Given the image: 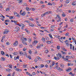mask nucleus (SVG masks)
<instances>
[{
  "instance_id": "f257e3e1",
  "label": "nucleus",
  "mask_w": 76,
  "mask_h": 76,
  "mask_svg": "<svg viewBox=\"0 0 76 76\" xmlns=\"http://www.w3.org/2000/svg\"><path fill=\"white\" fill-rule=\"evenodd\" d=\"M14 31L15 32H17L18 31H19V27L17 26L15 27Z\"/></svg>"
},
{
  "instance_id": "f03ea898",
  "label": "nucleus",
  "mask_w": 76,
  "mask_h": 76,
  "mask_svg": "<svg viewBox=\"0 0 76 76\" xmlns=\"http://www.w3.org/2000/svg\"><path fill=\"white\" fill-rule=\"evenodd\" d=\"M21 41H22V42L24 45H27L26 43L24 41V37L22 38L21 39Z\"/></svg>"
},
{
  "instance_id": "7ed1b4c3",
  "label": "nucleus",
  "mask_w": 76,
  "mask_h": 76,
  "mask_svg": "<svg viewBox=\"0 0 76 76\" xmlns=\"http://www.w3.org/2000/svg\"><path fill=\"white\" fill-rule=\"evenodd\" d=\"M9 32V30L8 29H6L4 31V34H7V32Z\"/></svg>"
},
{
  "instance_id": "20e7f679",
  "label": "nucleus",
  "mask_w": 76,
  "mask_h": 76,
  "mask_svg": "<svg viewBox=\"0 0 76 76\" xmlns=\"http://www.w3.org/2000/svg\"><path fill=\"white\" fill-rule=\"evenodd\" d=\"M37 42L38 41H37L35 40L33 42V45H36L37 44Z\"/></svg>"
},
{
  "instance_id": "39448f33",
  "label": "nucleus",
  "mask_w": 76,
  "mask_h": 76,
  "mask_svg": "<svg viewBox=\"0 0 76 76\" xmlns=\"http://www.w3.org/2000/svg\"><path fill=\"white\" fill-rule=\"evenodd\" d=\"M18 44V41H15V42L14 43L13 45L14 46H16Z\"/></svg>"
},
{
  "instance_id": "423d86ee",
  "label": "nucleus",
  "mask_w": 76,
  "mask_h": 76,
  "mask_svg": "<svg viewBox=\"0 0 76 76\" xmlns=\"http://www.w3.org/2000/svg\"><path fill=\"white\" fill-rule=\"evenodd\" d=\"M56 18H58V19H59V21L60 22L61 21V18H60V17L59 15H58L56 17Z\"/></svg>"
},
{
  "instance_id": "0eeeda50",
  "label": "nucleus",
  "mask_w": 76,
  "mask_h": 76,
  "mask_svg": "<svg viewBox=\"0 0 76 76\" xmlns=\"http://www.w3.org/2000/svg\"><path fill=\"white\" fill-rule=\"evenodd\" d=\"M42 40L43 42L45 43V38L42 37Z\"/></svg>"
},
{
  "instance_id": "6e6552de",
  "label": "nucleus",
  "mask_w": 76,
  "mask_h": 76,
  "mask_svg": "<svg viewBox=\"0 0 76 76\" xmlns=\"http://www.w3.org/2000/svg\"><path fill=\"white\" fill-rule=\"evenodd\" d=\"M15 70H16V71H17L18 72H21V71H22L21 69H19L18 68L16 69Z\"/></svg>"
},
{
  "instance_id": "1a4fd4ad",
  "label": "nucleus",
  "mask_w": 76,
  "mask_h": 76,
  "mask_svg": "<svg viewBox=\"0 0 76 76\" xmlns=\"http://www.w3.org/2000/svg\"><path fill=\"white\" fill-rule=\"evenodd\" d=\"M72 68H71L69 67L68 69L66 70V72H70L71 70H72Z\"/></svg>"
},
{
  "instance_id": "9d476101",
  "label": "nucleus",
  "mask_w": 76,
  "mask_h": 76,
  "mask_svg": "<svg viewBox=\"0 0 76 76\" xmlns=\"http://www.w3.org/2000/svg\"><path fill=\"white\" fill-rule=\"evenodd\" d=\"M51 13V11H48L47 12H45L44 13V15H47L48 14V13Z\"/></svg>"
},
{
  "instance_id": "9b49d317",
  "label": "nucleus",
  "mask_w": 76,
  "mask_h": 76,
  "mask_svg": "<svg viewBox=\"0 0 76 76\" xmlns=\"http://www.w3.org/2000/svg\"><path fill=\"white\" fill-rule=\"evenodd\" d=\"M72 6H76V1H75L74 2H73L72 3Z\"/></svg>"
},
{
  "instance_id": "f8f14e48",
  "label": "nucleus",
  "mask_w": 76,
  "mask_h": 76,
  "mask_svg": "<svg viewBox=\"0 0 76 76\" xmlns=\"http://www.w3.org/2000/svg\"><path fill=\"white\" fill-rule=\"evenodd\" d=\"M10 19V20H12V19H14L15 17L14 16H10L9 17Z\"/></svg>"
},
{
  "instance_id": "ddd939ff",
  "label": "nucleus",
  "mask_w": 76,
  "mask_h": 76,
  "mask_svg": "<svg viewBox=\"0 0 76 76\" xmlns=\"http://www.w3.org/2000/svg\"><path fill=\"white\" fill-rule=\"evenodd\" d=\"M26 10H27V11H30V10L32 9V8L29 9L28 7H27L26 8Z\"/></svg>"
},
{
  "instance_id": "4468645a",
  "label": "nucleus",
  "mask_w": 76,
  "mask_h": 76,
  "mask_svg": "<svg viewBox=\"0 0 76 76\" xmlns=\"http://www.w3.org/2000/svg\"><path fill=\"white\" fill-rule=\"evenodd\" d=\"M1 53L2 56H4L5 55V53H4V52L3 51H1Z\"/></svg>"
},
{
  "instance_id": "2eb2a0df",
  "label": "nucleus",
  "mask_w": 76,
  "mask_h": 76,
  "mask_svg": "<svg viewBox=\"0 0 76 76\" xmlns=\"http://www.w3.org/2000/svg\"><path fill=\"white\" fill-rule=\"evenodd\" d=\"M63 38V37H61L60 38H58V39H59L60 41L61 42V43H63V41H61V39Z\"/></svg>"
},
{
  "instance_id": "dca6fc26",
  "label": "nucleus",
  "mask_w": 76,
  "mask_h": 76,
  "mask_svg": "<svg viewBox=\"0 0 76 76\" xmlns=\"http://www.w3.org/2000/svg\"><path fill=\"white\" fill-rule=\"evenodd\" d=\"M29 26H32V27L34 26V25L32 23H30L29 24Z\"/></svg>"
},
{
  "instance_id": "f3484780",
  "label": "nucleus",
  "mask_w": 76,
  "mask_h": 76,
  "mask_svg": "<svg viewBox=\"0 0 76 76\" xmlns=\"http://www.w3.org/2000/svg\"><path fill=\"white\" fill-rule=\"evenodd\" d=\"M6 71H7V72H11L12 71V69H6Z\"/></svg>"
},
{
  "instance_id": "a211bd4d",
  "label": "nucleus",
  "mask_w": 76,
  "mask_h": 76,
  "mask_svg": "<svg viewBox=\"0 0 76 76\" xmlns=\"http://www.w3.org/2000/svg\"><path fill=\"white\" fill-rule=\"evenodd\" d=\"M26 14V13L25 11H23V13L21 14V15H22V16H25Z\"/></svg>"
},
{
  "instance_id": "6ab92c4d",
  "label": "nucleus",
  "mask_w": 76,
  "mask_h": 76,
  "mask_svg": "<svg viewBox=\"0 0 76 76\" xmlns=\"http://www.w3.org/2000/svg\"><path fill=\"white\" fill-rule=\"evenodd\" d=\"M1 61H4L5 60H6V59H5V58L3 57H1Z\"/></svg>"
},
{
  "instance_id": "aec40b11",
  "label": "nucleus",
  "mask_w": 76,
  "mask_h": 76,
  "mask_svg": "<svg viewBox=\"0 0 76 76\" xmlns=\"http://www.w3.org/2000/svg\"><path fill=\"white\" fill-rule=\"evenodd\" d=\"M26 57H27V58H29L30 60L31 59V56H26Z\"/></svg>"
},
{
  "instance_id": "412c9836",
  "label": "nucleus",
  "mask_w": 76,
  "mask_h": 76,
  "mask_svg": "<svg viewBox=\"0 0 76 76\" xmlns=\"http://www.w3.org/2000/svg\"><path fill=\"white\" fill-rule=\"evenodd\" d=\"M49 36L51 39H53V36H52L51 34H49Z\"/></svg>"
},
{
  "instance_id": "4be33fe9",
  "label": "nucleus",
  "mask_w": 76,
  "mask_h": 76,
  "mask_svg": "<svg viewBox=\"0 0 76 76\" xmlns=\"http://www.w3.org/2000/svg\"><path fill=\"white\" fill-rule=\"evenodd\" d=\"M25 31L26 32H27V33H28V34H29L30 32L28 30H27V29H25Z\"/></svg>"
},
{
  "instance_id": "5701e85b",
  "label": "nucleus",
  "mask_w": 76,
  "mask_h": 76,
  "mask_svg": "<svg viewBox=\"0 0 76 76\" xmlns=\"http://www.w3.org/2000/svg\"><path fill=\"white\" fill-rule=\"evenodd\" d=\"M41 48V46H40V45H38L37 47H36V48H37V49H38Z\"/></svg>"
},
{
  "instance_id": "b1692460",
  "label": "nucleus",
  "mask_w": 76,
  "mask_h": 76,
  "mask_svg": "<svg viewBox=\"0 0 76 76\" xmlns=\"http://www.w3.org/2000/svg\"><path fill=\"white\" fill-rule=\"evenodd\" d=\"M61 55V53H59L56 56L57 57H58L60 56V55Z\"/></svg>"
},
{
  "instance_id": "393cba45",
  "label": "nucleus",
  "mask_w": 76,
  "mask_h": 76,
  "mask_svg": "<svg viewBox=\"0 0 76 76\" xmlns=\"http://www.w3.org/2000/svg\"><path fill=\"white\" fill-rule=\"evenodd\" d=\"M46 43L48 44H51V41H47L46 42Z\"/></svg>"
},
{
  "instance_id": "a878e982",
  "label": "nucleus",
  "mask_w": 76,
  "mask_h": 76,
  "mask_svg": "<svg viewBox=\"0 0 76 76\" xmlns=\"http://www.w3.org/2000/svg\"><path fill=\"white\" fill-rule=\"evenodd\" d=\"M0 17H1V18H5V17L3 16V15H0Z\"/></svg>"
},
{
  "instance_id": "bb28decb",
  "label": "nucleus",
  "mask_w": 76,
  "mask_h": 76,
  "mask_svg": "<svg viewBox=\"0 0 76 76\" xmlns=\"http://www.w3.org/2000/svg\"><path fill=\"white\" fill-rule=\"evenodd\" d=\"M69 2H70V1H69V0H66V3L68 4V3H69Z\"/></svg>"
},
{
  "instance_id": "cd10ccee",
  "label": "nucleus",
  "mask_w": 76,
  "mask_h": 76,
  "mask_svg": "<svg viewBox=\"0 0 76 76\" xmlns=\"http://www.w3.org/2000/svg\"><path fill=\"white\" fill-rule=\"evenodd\" d=\"M54 58H55V60H59L60 58H56V57H54Z\"/></svg>"
},
{
  "instance_id": "c85d7f7f",
  "label": "nucleus",
  "mask_w": 76,
  "mask_h": 76,
  "mask_svg": "<svg viewBox=\"0 0 76 76\" xmlns=\"http://www.w3.org/2000/svg\"><path fill=\"white\" fill-rule=\"evenodd\" d=\"M23 54L24 55H25V56H26H26H27V53H26V52H25L24 53H23Z\"/></svg>"
},
{
  "instance_id": "c756f323",
  "label": "nucleus",
  "mask_w": 76,
  "mask_h": 76,
  "mask_svg": "<svg viewBox=\"0 0 76 76\" xmlns=\"http://www.w3.org/2000/svg\"><path fill=\"white\" fill-rule=\"evenodd\" d=\"M29 20L31 21H33L34 20V19H32V18H29Z\"/></svg>"
},
{
  "instance_id": "7c9ffc66",
  "label": "nucleus",
  "mask_w": 76,
  "mask_h": 76,
  "mask_svg": "<svg viewBox=\"0 0 76 76\" xmlns=\"http://www.w3.org/2000/svg\"><path fill=\"white\" fill-rule=\"evenodd\" d=\"M52 64H51V66H52V67H53V66H54V65L55 64V63H54V62H52Z\"/></svg>"
},
{
  "instance_id": "2f4dec72",
  "label": "nucleus",
  "mask_w": 76,
  "mask_h": 76,
  "mask_svg": "<svg viewBox=\"0 0 76 76\" xmlns=\"http://www.w3.org/2000/svg\"><path fill=\"white\" fill-rule=\"evenodd\" d=\"M10 22V20L9 19L5 20V22Z\"/></svg>"
},
{
  "instance_id": "473e14b6",
  "label": "nucleus",
  "mask_w": 76,
  "mask_h": 76,
  "mask_svg": "<svg viewBox=\"0 0 76 76\" xmlns=\"http://www.w3.org/2000/svg\"><path fill=\"white\" fill-rule=\"evenodd\" d=\"M61 67H62V68H63V67H64V65H63V64H61Z\"/></svg>"
},
{
  "instance_id": "72a5a7b5",
  "label": "nucleus",
  "mask_w": 76,
  "mask_h": 76,
  "mask_svg": "<svg viewBox=\"0 0 76 76\" xmlns=\"http://www.w3.org/2000/svg\"><path fill=\"white\" fill-rule=\"evenodd\" d=\"M57 48L58 50H59L60 49V46L58 45L57 46Z\"/></svg>"
},
{
  "instance_id": "f704fd0d",
  "label": "nucleus",
  "mask_w": 76,
  "mask_h": 76,
  "mask_svg": "<svg viewBox=\"0 0 76 76\" xmlns=\"http://www.w3.org/2000/svg\"><path fill=\"white\" fill-rule=\"evenodd\" d=\"M25 22H26V23H30V21L29 20H25L24 21Z\"/></svg>"
},
{
  "instance_id": "c9c22d12",
  "label": "nucleus",
  "mask_w": 76,
  "mask_h": 76,
  "mask_svg": "<svg viewBox=\"0 0 76 76\" xmlns=\"http://www.w3.org/2000/svg\"><path fill=\"white\" fill-rule=\"evenodd\" d=\"M61 52L62 53V54H66V53L63 52V51H61Z\"/></svg>"
},
{
  "instance_id": "e433bc0d",
  "label": "nucleus",
  "mask_w": 76,
  "mask_h": 76,
  "mask_svg": "<svg viewBox=\"0 0 76 76\" xmlns=\"http://www.w3.org/2000/svg\"><path fill=\"white\" fill-rule=\"evenodd\" d=\"M9 10H10L9 8H7L6 9V10L7 12L8 11H9Z\"/></svg>"
},
{
  "instance_id": "4c0bfd02",
  "label": "nucleus",
  "mask_w": 76,
  "mask_h": 76,
  "mask_svg": "<svg viewBox=\"0 0 76 76\" xmlns=\"http://www.w3.org/2000/svg\"><path fill=\"white\" fill-rule=\"evenodd\" d=\"M51 62V61L50 60H49V61H47V63H50Z\"/></svg>"
},
{
  "instance_id": "58836bf2",
  "label": "nucleus",
  "mask_w": 76,
  "mask_h": 76,
  "mask_svg": "<svg viewBox=\"0 0 76 76\" xmlns=\"http://www.w3.org/2000/svg\"><path fill=\"white\" fill-rule=\"evenodd\" d=\"M73 21H74V20L73 19H71L70 20V22H73Z\"/></svg>"
},
{
  "instance_id": "ea45409f",
  "label": "nucleus",
  "mask_w": 76,
  "mask_h": 76,
  "mask_svg": "<svg viewBox=\"0 0 76 76\" xmlns=\"http://www.w3.org/2000/svg\"><path fill=\"white\" fill-rule=\"evenodd\" d=\"M21 26H22V29H23V27H24L25 26V25H24V24H21Z\"/></svg>"
},
{
  "instance_id": "a19ab883",
  "label": "nucleus",
  "mask_w": 76,
  "mask_h": 76,
  "mask_svg": "<svg viewBox=\"0 0 76 76\" xmlns=\"http://www.w3.org/2000/svg\"><path fill=\"white\" fill-rule=\"evenodd\" d=\"M9 67H10V68L12 69V66L11 64L9 65Z\"/></svg>"
},
{
  "instance_id": "79ce46f5",
  "label": "nucleus",
  "mask_w": 76,
  "mask_h": 76,
  "mask_svg": "<svg viewBox=\"0 0 76 76\" xmlns=\"http://www.w3.org/2000/svg\"><path fill=\"white\" fill-rule=\"evenodd\" d=\"M26 66H27V65H23V68H26Z\"/></svg>"
},
{
  "instance_id": "37998d69",
  "label": "nucleus",
  "mask_w": 76,
  "mask_h": 76,
  "mask_svg": "<svg viewBox=\"0 0 76 76\" xmlns=\"http://www.w3.org/2000/svg\"><path fill=\"white\" fill-rule=\"evenodd\" d=\"M70 49L72 50V45L71 44H70Z\"/></svg>"
},
{
  "instance_id": "c03bdc74",
  "label": "nucleus",
  "mask_w": 76,
  "mask_h": 76,
  "mask_svg": "<svg viewBox=\"0 0 76 76\" xmlns=\"http://www.w3.org/2000/svg\"><path fill=\"white\" fill-rule=\"evenodd\" d=\"M40 67H41V68H43V67H44V65L43 64H42L40 65Z\"/></svg>"
},
{
  "instance_id": "a18cd8bd",
  "label": "nucleus",
  "mask_w": 76,
  "mask_h": 76,
  "mask_svg": "<svg viewBox=\"0 0 76 76\" xmlns=\"http://www.w3.org/2000/svg\"><path fill=\"white\" fill-rule=\"evenodd\" d=\"M69 35V34L68 33H66V34H65V36H68Z\"/></svg>"
},
{
  "instance_id": "49530a36",
  "label": "nucleus",
  "mask_w": 76,
  "mask_h": 76,
  "mask_svg": "<svg viewBox=\"0 0 76 76\" xmlns=\"http://www.w3.org/2000/svg\"><path fill=\"white\" fill-rule=\"evenodd\" d=\"M37 61H38V60L36 58H35L34 60L35 62V63H37Z\"/></svg>"
},
{
  "instance_id": "de8ad7c7",
  "label": "nucleus",
  "mask_w": 76,
  "mask_h": 76,
  "mask_svg": "<svg viewBox=\"0 0 76 76\" xmlns=\"http://www.w3.org/2000/svg\"><path fill=\"white\" fill-rule=\"evenodd\" d=\"M62 15L63 17H65V16H66V14H62Z\"/></svg>"
},
{
  "instance_id": "09e8293b",
  "label": "nucleus",
  "mask_w": 76,
  "mask_h": 76,
  "mask_svg": "<svg viewBox=\"0 0 76 76\" xmlns=\"http://www.w3.org/2000/svg\"><path fill=\"white\" fill-rule=\"evenodd\" d=\"M45 67H46L47 68V67H48V65L47 64H46L45 65Z\"/></svg>"
},
{
  "instance_id": "8fccbe9b",
  "label": "nucleus",
  "mask_w": 76,
  "mask_h": 76,
  "mask_svg": "<svg viewBox=\"0 0 76 76\" xmlns=\"http://www.w3.org/2000/svg\"><path fill=\"white\" fill-rule=\"evenodd\" d=\"M29 53L30 54H32V51L31 50H29L28 51Z\"/></svg>"
},
{
  "instance_id": "3c124183",
  "label": "nucleus",
  "mask_w": 76,
  "mask_h": 76,
  "mask_svg": "<svg viewBox=\"0 0 76 76\" xmlns=\"http://www.w3.org/2000/svg\"><path fill=\"white\" fill-rule=\"evenodd\" d=\"M48 5H51V6H52V5H53V4H51V3L49 2L48 3Z\"/></svg>"
},
{
  "instance_id": "603ef678",
  "label": "nucleus",
  "mask_w": 76,
  "mask_h": 76,
  "mask_svg": "<svg viewBox=\"0 0 76 76\" xmlns=\"http://www.w3.org/2000/svg\"><path fill=\"white\" fill-rule=\"evenodd\" d=\"M62 28V26H60L59 28H58V30H60V29Z\"/></svg>"
},
{
  "instance_id": "864d4df0",
  "label": "nucleus",
  "mask_w": 76,
  "mask_h": 76,
  "mask_svg": "<svg viewBox=\"0 0 76 76\" xmlns=\"http://www.w3.org/2000/svg\"><path fill=\"white\" fill-rule=\"evenodd\" d=\"M40 28H41V29H45V28L43 27H40Z\"/></svg>"
},
{
  "instance_id": "5fc2aeb1",
  "label": "nucleus",
  "mask_w": 76,
  "mask_h": 76,
  "mask_svg": "<svg viewBox=\"0 0 76 76\" xmlns=\"http://www.w3.org/2000/svg\"><path fill=\"white\" fill-rule=\"evenodd\" d=\"M13 50V48H10L9 50L10 51H12Z\"/></svg>"
},
{
  "instance_id": "6e6d98bb",
  "label": "nucleus",
  "mask_w": 76,
  "mask_h": 76,
  "mask_svg": "<svg viewBox=\"0 0 76 76\" xmlns=\"http://www.w3.org/2000/svg\"><path fill=\"white\" fill-rule=\"evenodd\" d=\"M39 45L40 46V47H42V46H43V44H42L40 45Z\"/></svg>"
},
{
  "instance_id": "4d7b16f0",
  "label": "nucleus",
  "mask_w": 76,
  "mask_h": 76,
  "mask_svg": "<svg viewBox=\"0 0 76 76\" xmlns=\"http://www.w3.org/2000/svg\"><path fill=\"white\" fill-rule=\"evenodd\" d=\"M71 65V63H69L68 64V66H70Z\"/></svg>"
},
{
  "instance_id": "13d9d810",
  "label": "nucleus",
  "mask_w": 76,
  "mask_h": 76,
  "mask_svg": "<svg viewBox=\"0 0 76 76\" xmlns=\"http://www.w3.org/2000/svg\"><path fill=\"white\" fill-rule=\"evenodd\" d=\"M19 46H20V48L22 47V45L21 44H20Z\"/></svg>"
},
{
  "instance_id": "bf43d9fd",
  "label": "nucleus",
  "mask_w": 76,
  "mask_h": 76,
  "mask_svg": "<svg viewBox=\"0 0 76 76\" xmlns=\"http://www.w3.org/2000/svg\"><path fill=\"white\" fill-rule=\"evenodd\" d=\"M14 22L15 23H18V21H17L14 20Z\"/></svg>"
},
{
  "instance_id": "052dcab7",
  "label": "nucleus",
  "mask_w": 76,
  "mask_h": 76,
  "mask_svg": "<svg viewBox=\"0 0 76 76\" xmlns=\"http://www.w3.org/2000/svg\"><path fill=\"white\" fill-rule=\"evenodd\" d=\"M15 72H13V73H12V76H14L15 75Z\"/></svg>"
},
{
  "instance_id": "680f3d73",
  "label": "nucleus",
  "mask_w": 76,
  "mask_h": 76,
  "mask_svg": "<svg viewBox=\"0 0 76 76\" xmlns=\"http://www.w3.org/2000/svg\"><path fill=\"white\" fill-rule=\"evenodd\" d=\"M6 44L7 45H10V43H9V42H7Z\"/></svg>"
},
{
  "instance_id": "e2e57ef3",
  "label": "nucleus",
  "mask_w": 76,
  "mask_h": 76,
  "mask_svg": "<svg viewBox=\"0 0 76 76\" xmlns=\"http://www.w3.org/2000/svg\"><path fill=\"white\" fill-rule=\"evenodd\" d=\"M62 50H64V51H66L67 50L65 49L64 48H62Z\"/></svg>"
},
{
  "instance_id": "0e129e2a",
  "label": "nucleus",
  "mask_w": 76,
  "mask_h": 76,
  "mask_svg": "<svg viewBox=\"0 0 76 76\" xmlns=\"http://www.w3.org/2000/svg\"><path fill=\"white\" fill-rule=\"evenodd\" d=\"M45 53H48V50H46L45 51Z\"/></svg>"
},
{
  "instance_id": "69168bd1",
  "label": "nucleus",
  "mask_w": 76,
  "mask_h": 76,
  "mask_svg": "<svg viewBox=\"0 0 76 76\" xmlns=\"http://www.w3.org/2000/svg\"><path fill=\"white\" fill-rule=\"evenodd\" d=\"M68 40H66L65 41V43L66 44V43H68Z\"/></svg>"
},
{
  "instance_id": "338daca9",
  "label": "nucleus",
  "mask_w": 76,
  "mask_h": 76,
  "mask_svg": "<svg viewBox=\"0 0 76 76\" xmlns=\"http://www.w3.org/2000/svg\"><path fill=\"white\" fill-rule=\"evenodd\" d=\"M36 75V73H35V72H33V75Z\"/></svg>"
},
{
  "instance_id": "774afa93",
  "label": "nucleus",
  "mask_w": 76,
  "mask_h": 76,
  "mask_svg": "<svg viewBox=\"0 0 76 76\" xmlns=\"http://www.w3.org/2000/svg\"><path fill=\"white\" fill-rule=\"evenodd\" d=\"M74 71L75 73H76V68L74 69Z\"/></svg>"
}]
</instances>
